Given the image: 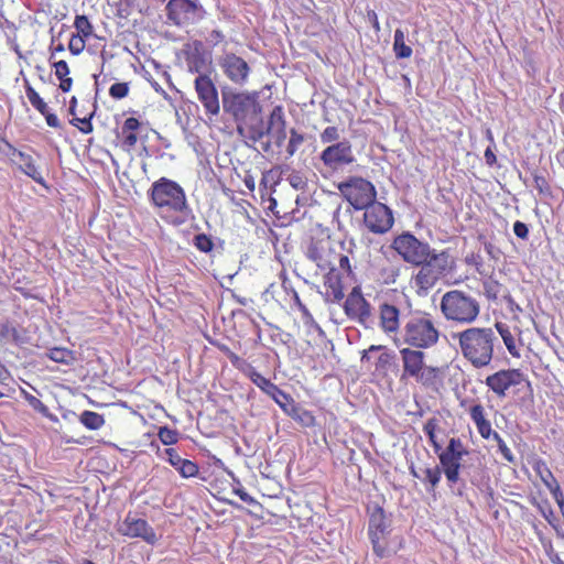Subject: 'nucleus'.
Here are the masks:
<instances>
[{"label":"nucleus","mask_w":564,"mask_h":564,"mask_svg":"<svg viewBox=\"0 0 564 564\" xmlns=\"http://www.w3.org/2000/svg\"><path fill=\"white\" fill-rule=\"evenodd\" d=\"M158 437L164 445H174L178 442L180 434L176 430L165 425L159 427Z\"/></svg>","instance_id":"46"},{"label":"nucleus","mask_w":564,"mask_h":564,"mask_svg":"<svg viewBox=\"0 0 564 564\" xmlns=\"http://www.w3.org/2000/svg\"><path fill=\"white\" fill-rule=\"evenodd\" d=\"M47 357L63 365H70L75 360L74 351L65 347H54L47 351Z\"/></svg>","instance_id":"39"},{"label":"nucleus","mask_w":564,"mask_h":564,"mask_svg":"<svg viewBox=\"0 0 564 564\" xmlns=\"http://www.w3.org/2000/svg\"><path fill=\"white\" fill-rule=\"evenodd\" d=\"M490 440H494L497 443L498 449L501 453L502 457L507 462L513 463L514 456H513L511 449L508 447V445L503 441V438L500 436V434L498 432H496L494 435H491Z\"/></svg>","instance_id":"53"},{"label":"nucleus","mask_w":564,"mask_h":564,"mask_svg":"<svg viewBox=\"0 0 564 564\" xmlns=\"http://www.w3.org/2000/svg\"><path fill=\"white\" fill-rule=\"evenodd\" d=\"M304 134L292 128L290 130V138L285 149L288 158H292L297 152L299 148L304 143Z\"/></svg>","instance_id":"43"},{"label":"nucleus","mask_w":564,"mask_h":564,"mask_svg":"<svg viewBox=\"0 0 564 564\" xmlns=\"http://www.w3.org/2000/svg\"><path fill=\"white\" fill-rule=\"evenodd\" d=\"M213 345L219 349L223 354H225L228 359L230 360L231 365L239 370L243 364L247 361L246 359L238 356L236 352H234L227 345L215 341Z\"/></svg>","instance_id":"44"},{"label":"nucleus","mask_w":564,"mask_h":564,"mask_svg":"<svg viewBox=\"0 0 564 564\" xmlns=\"http://www.w3.org/2000/svg\"><path fill=\"white\" fill-rule=\"evenodd\" d=\"M462 356L476 369L489 366L494 359L498 338L490 327H469L453 333Z\"/></svg>","instance_id":"4"},{"label":"nucleus","mask_w":564,"mask_h":564,"mask_svg":"<svg viewBox=\"0 0 564 564\" xmlns=\"http://www.w3.org/2000/svg\"><path fill=\"white\" fill-rule=\"evenodd\" d=\"M440 427V422L436 417H430L426 420V422L423 425V432L429 438V442L431 446L433 447L434 452L438 455L440 452H442L444 448H442L440 442L436 437V431Z\"/></svg>","instance_id":"38"},{"label":"nucleus","mask_w":564,"mask_h":564,"mask_svg":"<svg viewBox=\"0 0 564 564\" xmlns=\"http://www.w3.org/2000/svg\"><path fill=\"white\" fill-rule=\"evenodd\" d=\"M360 360L370 364L373 373L383 378L394 367L395 355L384 345H371L362 351Z\"/></svg>","instance_id":"14"},{"label":"nucleus","mask_w":564,"mask_h":564,"mask_svg":"<svg viewBox=\"0 0 564 564\" xmlns=\"http://www.w3.org/2000/svg\"><path fill=\"white\" fill-rule=\"evenodd\" d=\"M532 468L535 471V474L540 477L544 486L550 490L552 496L560 494V491H562L558 481L556 480L553 473L549 468L547 464L543 459H535L532 465Z\"/></svg>","instance_id":"31"},{"label":"nucleus","mask_w":564,"mask_h":564,"mask_svg":"<svg viewBox=\"0 0 564 564\" xmlns=\"http://www.w3.org/2000/svg\"><path fill=\"white\" fill-rule=\"evenodd\" d=\"M460 406L469 414L470 420L475 424L477 432L484 440H490L496 431L491 426V422L487 417L485 406L479 401L463 400Z\"/></svg>","instance_id":"23"},{"label":"nucleus","mask_w":564,"mask_h":564,"mask_svg":"<svg viewBox=\"0 0 564 564\" xmlns=\"http://www.w3.org/2000/svg\"><path fill=\"white\" fill-rule=\"evenodd\" d=\"M267 133L271 134L273 142L278 147H281L286 139V129L270 130V131H267Z\"/></svg>","instance_id":"62"},{"label":"nucleus","mask_w":564,"mask_h":564,"mask_svg":"<svg viewBox=\"0 0 564 564\" xmlns=\"http://www.w3.org/2000/svg\"><path fill=\"white\" fill-rule=\"evenodd\" d=\"M257 122L254 124H242L243 131L247 130L246 135L251 141L257 142L260 141L264 134L267 133V129H264L263 121L260 119V117L254 118Z\"/></svg>","instance_id":"41"},{"label":"nucleus","mask_w":564,"mask_h":564,"mask_svg":"<svg viewBox=\"0 0 564 564\" xmlns=\"http://www.w3.org/2000/svg\"><path fill=\"white\" fill-rule=\"evenodd\" d=\"M276 129H286V120L282 106H275L269 116L267 131Z\"/></svg>","instance_id":"40"},{"label":"nucleus","mask_w":564,"mask_h":564,"mask_svg":"<svg viewBox=\"0 0 564 564\" xmlns=\"http://www.w3.org/2000/svg\"><path fill=\"white\" fill-rule=\"evenodd\" d=\"M165 455L167 456L170 465L173 466L183 478H193L198 475V465L191 459L182 458L175 448H165Z\"/></svg>","instance_id":"29"},{"label":"nucleus","mask_w":564,"mask_h":564,"mask_svg":"<svg viewBox=\"0 0 564 564\" xmlns=\"http://www.w3.org/2000/svg\"><path fill=\"white\" fill-rule=\"evenodd\" d=\"M0 155L35 183L46 186L45 178L36 160L31 154L17 149L10 141L2 137H0Z\"/></svg>","instance_id":"10"},{"label":"nucleus","mask_w":564,"mask_h":564,"mask_svg":"<svg viewBox=\"0 0 564 564\" xmlns=\"http://www.w3.org/2000/svg\"><path fill=\"white\" fill-rule=\"evenodd\" d=\"M441 330L434 316L426 311H413L404 316L397 345L430 349L440 341Z\"/></svg>","instance_id":"6"},{"label":"nucleus","mask_w":564,"mask_h":564,"mask_svg":"<svg viewBox=\"0 0 564 564\" xmlns=\"http://www.w3.org/2000/svg\"><path fill=\"white\" fill-rule=\"evenodd\" d=\"M288 182L289 184L296 191H306L307 188V178L304 176L303 173L299 172V171H293L289 176H288Z\"/></svg>","instance_id":"50"},{"label":"nucleus","mask_w":564,"mask_h":564,"mask_svg":"<svg viewBox=\"0 0 564 564\" xmlns=\"http://www.w3.org/2000/svg\"><path fill=\"white\" fill-rule=\"evenodd\" d=\"M319 160L326 167L333 171L350 165L355 161L351 142L344 139L343 141L329 144L321 152Z\"/></svg>","instance_id":"15"},{"label":"nucleus","mask_w":564,"mask_h":564,"mask_svg":"<svg viewBox=\"0 0 564 564\" xmlns=\"http://www.w3.org/2000/svg\"><path fill=\"white\" fill-rule=\"evenodd\" d=\"M141 127L139 119L129 117L121 127L120 145L126 152H131L138 143V130Z\"/></svg>","instance_id":"30"},{"label":"nucleus","mask_w":564,"mask_h":564,"mask_svg":"<svg viewBox=\"0 0 564 564\" xmlns=\"http://www.w3.org/2000/svg\"><path fill=\"white\" fill-rule=\"evenodd\" d=\"M540 510H541V512H542V514H543L544 519H545V520H546L551 525H554V522H553V521H554L555 517H554V512H553L552 508H551L550 506H547V508H546V509H544V508L540 507Z\"/></svg>","instance_id":"63"},{"label":"nucleus","mask_w":564,"mask_h":564,"mask_svg":"<svg viewBox=\"0 0 564 564\" xmlns=\"http://www.w3.org/2000/svg\"><path fill=\"white\" fill-rule=\"evenodd\" d=\"M165 10L169 21L177 26H184L197 18L202 7L192 0H169Z\"/></svg>","instance_id":"20"},{"label":"nucleus","mask_w":564,"mask_h":564,"mask_svg":"<svg viewBox=\"0 0 564 564\" xmlns=\"http://www.w3.org/2000/svg\"><path fill=\"white\" fill-rule=\"evenodd\" d=\"M238 371L241 372L245 377H247L263 393L271 397L276 403L281 404L279 400L280 397L284 399L289 398V395L284 391H282L275 383L260 375L250 362L246 361Z\"/></svg>","instance_id":"24"},{"label":"nucleus","mask_w":564,"mask_h":564,"mask_svg":"<svg viewBox=\"0 0 564 564\" xmlns=\"http://www.w3.org/2000/svg\"><path fill=\"white\" fill-rule=\"evenodd\" d=\"M513 232L520 239L527 240L529 238V228L524 223L520 220H517L513 224Z\"/></svg>","instance_id":"60"},{"label":"nucleus","mask_w":564,"mask_h":564,"mask_svg":"<svg viewBox=\"0 0 564 564\" xmlns=\"http://www.w3.org/2000/svg\"><path fill=\"white\" fill-rule=\"evenodd\" d=\"M292 416L295 421L305 427H312L316 425V417L308 410H296Z\"/></svg>","instance_id":"49"},{"label":"nucleus","mask_w":564,"mask_h":564,"mask_svg":"<svg viewBox=\"0 0 564 564\" xmlns=\"http://www.w3.org/2000/svg\"><path fill=\"white\" fill-rule=\"evenodd\" d=\"M130 84L127 82L115 83L109 88V96L113 99H122L129 95Z\"/></svg>","instance_id":"51"},{"label":"nucleus","mask_w":564,"mask_h":564,"mask_svg":"<svg viewBox=\"0 0 564 564\" xmlns=\"http://www.w3.org/2000/svg\"><path fill=\"white\" fill-rule=\"evenodd\" d=\"M344 198L356 209L360 210L376 199L373 184L362 177L352 176L337 185Z\"/></svg>","instance_id":"12"},{"label":"nucleus","mask_w":564,"mask_h":564,"mask_svg":"<svg viewBox=\"0 0 564 564\" xmlns=\"http://www.w3.org/2000/svg\"><path fill=\"white\" fill-rule=\"evenodd\" d=\"M417 267L420 269L413 276V283L419 294H425L434 288L441 278L422 264Z\"/></svg>","instance_id":"32"},{"label":"nucleus","mask_w":564,"mask_h":564,"mask_svg":"<svg viewBox=\"0 0 564 564\" xmlns=\"http://www.w3.org/2000/svg\"><path fill=\"white\" fill-rule=\"evenodd\" d=\"M65 51V46L63 43H55L54 40H52L50 46H48V62L57 61L56 55L58 53H62Z\"/></svg>","instance_id":"61"},{"label":"nucleus","mask_w":564,"mask_h":564,"mask_svg":"<svg viewBox=\"0 0 564 564\" xmlns=\"http://www.w3.org/2000/svg\"><path fill=\"white\" fill-rule=\"evenodd\" d=\"M393 52L398 59H404L412 56V47L405 43V34L401 29H397L394 31Z\"/></svg>","instance_id":"36"},{"label":"nucleus","mask_w":564,"mask_h":564,"mask_svg":"<svg viewBox=\"0 0 564 564\" xmlns=\"http://www.w3.org/2000/svg\"><path fill=\"white\" fill-rule=\"evenodd\" d=\"M352 251L345 249V242L332 238L330 235L321 232L311 238L305 256L319 271H326L339 267L347 276H354L349 254Z\"/></svg>","instance_id":"5"},{"label":"nucleus","mask_w":564,"mask_h":564,"mask_svg":"<svg viewBox=\"0 0 564 564\" xmlns=\"http://www.w3.org/2000/svg\"><path fill=\"white\" fill-rule=\"evenodd\" d=\"M186 65L189 73L205 75L204 72L208 67V61L203 52L195 50L187 54Z\"/></svg>","instance_id":"35"},{"label":"nucleus","mask_w":564,"mask_h":564,"mask_svg":"<svg viewBox=\"0 0 564 564\" xmlns=\"http://www.w3.org/2000/svg\"><path fill=\"white\" fill-rule=\"evenodd\" d=\"M487 138L490 141L491 145H489L485 150L484 156H485L486 164L488 166H494L497 163V156H496V154L494 152V149H492L495 147L494 135H492L491 130H489V129L487 130Z\"/></svg>","instance_id":"55"},{"label":"nucleus","mask_w":564,"mask_h":564,"mask_svg":"<svg viewBox=\"0 0 564 564\" xmlns=\"http://www.w3.org/2000/svg\"><path fill=\"white\" fill-rule=\"evenodd\" d=\"M235 495H237L243 502L252 506H259L261 507L260 502L256 500L252 496H250L243 487L239 486L237 488H234Z\"/></svg>","instance_id":"59"},{"label":"nucleus","mask_w":564,"mask_h":564,"mask_svg":"<svg viewBox=\"0 0 564 564\" xmlns=\"http://www.w3.org/2000/svg\"><path fill=\"white\" fill-rule=\"evenodd\" d=\"M485 295L488 300L496 301L506 291L503 284L494 279H488L484 282Z\"/></svg>","instance_id":"42"},{"label":"nucleus","mask_w":564,"mask_h":564,"mask_svg":"<svg viewBox=\"0 0 564 564\" xmlns=\"http://www.w3.org/2000/svg\"><path fill=\"white\" fill-rule=\"evenodd\" d=\"M243 184L250 191L253 192L256 189V182L254 177L250 174H246L243 177Z\"/></svg>","instance_id":"64"},{"label":"nucleus","mask_w":564,"mask_h":564,"mask_svg":"<svg viewBox=\"0 0 564 564\" xmlns=\"http://www.w3.org/2000/svg\"><path fill=\"white\" fill-rule=\"evenodd\" d=\"M194 246L202 252H210L214 248V242L206 234H198L194 237Z\"/></svg>","instance_id":"52"},{"label":"nucleus","mask_w":564,"mask_h":564,"mask_svg":"<svg viewBox=\"0 0 564 564\" xmlns=\"http://www.w3.org/2000/svg\"><path fill=\"white\" fill-rule=\"evenodd\" d=\"M70 123L77 127L83 133H90L94 130V126L91 123V118H74L70 120Z\"/></svg>","instance_id":"57"},{"label":"nucleus","mask_w":564,"mask_h":564,"mask_svg":"<svg viewBox=\"0 0 564 564\" xmlns=\"http://www.w3.org/2000/svg\"><path fill=\"white\" fill-rule=\"evenodd\" d=\"M390 247L404 262L411 265H419L425 261L429 250L432 248L429 242L417 239L410 231H403L395 236Z\"/></svg>","instance_id":"11"},{"label":"nucleus","mask_w":564,"mask_h":564,"mask_svg":"<svg viewBox=\"0 0 564 564\" xmlns=\"http://www.w3.org/2000/svg\"><path fill=\"white\" fill-rule=\"evenodd\" d=\"M117 531L127 538H140L150 545H154L159 541L154 529L148 521L137 518L132 512H128L123 521L118 524Z\"/></svg>","instance_id":"17"},{"label":"nucleus","mask_w":564,"mask_h":564,"mask_svg":"<svg viewBox=\"0 0 564 564\" xmlns=\"http://www.w3.org/2000/svg\"><path fill=\"white\" fill-rule=\"evenodd\" d=\"M224 110L231 115L238 122V131L243 134V127L249 119L258 118L261 115V106L257 93H223Z\"/></svg>","instance_id":"8"},{"label":"nucleus","mask_w":564,"mask_h":564,"mask_svg":"<svg viewBox=\"0 0 564 564\" xmlns=\"http://www.w3.org/2000/svg\"><path fill=\"white\" fill-rule=\"evenodd\" d=\"M24 89L30 104L45 118L46 124L51 128L61 129L62 123L57 116L50 111L47 104L28 80H24Z\"/></svg>","instance_id":"28"},{"label":"nucleus","mask_w":564,"mask_h":564,"mask_svg":"<svg viewBox=\"0 0 564 564\" xmlns=\"http://www.w3.org/2000/svg\"><path fill=\"white\" fill-rule=\"evenodd\" d=\"M367 514L369 517L368 535L373 553L382 558L387 554L386 540L390 533V520L383 507L377 502H372L367 507Z\"/></svg>","instance_id":"9"},{"label":"nucleus","mask_w":564,"mask_h":564,"mask_svg":"<svg viewBox=\"0 0 564 564\" xmlns=\"http://www.w3.org/2000/svg\"><path fill=\"white\" fill-rule=\"evenodd\" d=\"M48 63L51 64L52 68L54 69V74H55L56 78L59 80L58 88L63 93L70 91L73 88L74 80L69 76L70 68H69V65L67 64V62L64 59H58V61H53V62H48Z\"/></svg>","instance_id":"33"},{"label":"nucleus","mask_w":564,"mask_h":564,"mask_svg":"<svg viewBox=\"0 0 564 564\" xmlns=\"http://www.w3.org/2000/svg\"><path fill=\"white\" fill-rule=\"evenodd\" d=\"M364 209V224L369 231L382 235L392 228L394 217L392 210L387 205L375 199Z\"/></svg>","instance_id":"13"},{"label":"nucleus","mask_w":564,"mask_h":564,"mask_svg":"<svg viewBox=\"0 0 564 564\" xmlns=\"http://www.w3.org/2000/svg\"><path fill=\"white\" fill-rule=\"evenodd\" d=\"M441 279L449 274L455 268V261L448 250L437 251L434 248L429 250V256L421 263Z\"/></svg>","instance_id":"27"},{"label":"nucleus","mask_w":564,"mask_h":564,"mask_svg":"<svg viewBox=\"0 0 564 564\" xmlns=\"http://www.w3.org/2000/svg\"><path fill=\"white\" fill-rule=\"evenodd\" d=\"M379 326L381 330L395 340L401 332L400 310L392 304L382 303L379 306Z\"/></svg>","instance_id":"26"},{"label":"nucleus","mask_w":564,"mask_h":564,"mask_svg":"<svg viewBox=\"0 0 564 564\" xmlns=\"http://www.w3.org/2000/svg\"><path fill=\"white\" fill-rule=\"evenodd\" d=\"M380 279L384 284L395 283L400 275V269L395 265H387L380 269Z\"/></svg>","instance_id":"48"},{"label":"nucleus","mask_w":564,"mask_h":564,"mask_svg":"<svg viewBox=\"0 0 564 564\" xmlns=\"http://www.w3.org/2000/svg\"><path fill=\"white\" fill-rule=\"evenodd\" d=\"M78 420L83 426L90 431L99 430L106 423L105 416L102 414L89 410L83 411Z\"/></svg>","instance_id":"37"},{"label":"nucleus","mask_w":564,"mask_h":564,"mask_svg":"<svg viewBox=\"0 0 564 564\" xmlns=\"http://www.w3.org/2000/svg\"><path fill=\"white\" fill-rule=\"evenodd\" d=\"M402 364V380H414L421 387L440 392L448 372V366H432L426 364L424 349L403 347L399 350Z\"/></svg>","instance_id":"3"},{"label":"nucleus","mask_w":564,"mask_h":564,"mask_svg":"<svg viewBox=\"0 0 564 564\" xmlns=\"http://www.w3.org/2000/svg\"><path fill=\"white\" fill-rule=\"evenodd\" d=\"M533 186L538 191L539 195L543 197H552V187L545 176L541 174L533 175Z\"/></svg>","instance_id":"45"},{"label":"nucleus","mask_w":564,"mask_h":564,"mask_svg":"<svg viewBox=\"0 0 564 564\" xmlns=\"http://www.w3.org/2000/svg\"><path fill=\"white\" fill-rule=\"evenodd\" d=\"M322 272L324 273L325 301L329 303L340 302L345 296L343 276L347 274L339 270V267Z\"/></svg>","instance_id":"25"},{"label":"nucleus","mask_w":564,"mask_h":564,"mask_svg":"<svg viewBox=\"0 0 564 564\" xmlns=\"http://www.w3.org/2000/svg\"><path fill=\"white\" fill-rule=\"evenodd\" d=\"M0 337L1 338H11L13 341H18L19 332L10 323H2V324H0Z\"/></svg>","instance_id":"56"},{"label":"nucleus","mask_w":564,"mask_h":564,"mask_svg":"<svg viewBox=\"0 0 564 564\" xmlns=\"http://www.w3.org/2000/svg\"><path fill=\"white\" fill-rule=\"evenodd\" d=\"M495 327H496L498 334L501 336L503 344H505L507 350L509 351V354L512 357L519 358L520 357L519 345H518L517 338L513 335V333L511 332L509 325H507L506 323H502V322H497L495 324Z\"/></svg>","instance_id":"34"},{"label":"nucleus","mask_w":564,"mask_h":564,"mask_svg":"<svg viewBox=\"0 0 564 564\" xmlns=\"http://www.w3.org/2000/svg\"><path fill=\"white\" fill-rule=\"evenodd\" d=\"M195 91L206 116L216 117L220 112L218 90L209 75H198L194 80Z\"/></svg>","instance_id":"16"},{"label":"nucleus","mask_w":564,"mask_h":564,"mask_svg":"<svg viewBox=\"0 0 564 564\" xmlns=\"http://www.w3.org/2000/svg\"><path fill=\"white\" fill-rule=\"evenodd\" d=\"M20 393L33 410L43 415L48 414V408L39 398L34 397L25 389H21Z\"/></svg>","instance_id":"47"},{"label":"nucleus","mask_w":564,"mask_h":564,"mask_svg":"<svg viewBox=\"0 0 564 564\" xmlns=\"http://www.w3.org/2000/svg\"><path fill=\"white\" fill-rule=\"evenodd\" d=\"M74 28L76 32L70 35L67 48L72 55L78 56L85 51L87 41L95 36L94 25L87 15L76 14Z\"/></svg>","instance_id":"22"},{"label":"nucleus","mask_w":564,"mask_h":564,"mask_svg":"<svg viewBox=\"0 0 564 564\" xmlns=\"http://www.w3.org/2000/svg\"><path fill=\"white\" fill-rule=\"evenodd\" d=\"M444 318L460 325L473 324L480 313L478 301L459 290L446 292L440 303Z\"/></svg>","instance_id":"7"},{"label":"nucleus","mask_w":564,"mask_h":564,"mask_svg":"<svg viewBox=\"0 0 564 564\" xmlns=\"http://www.w3.org/2000/svg\"><path fill=\"white\" fill-rule=\"evenodd\" d=\"M478 240L482 243L486 253L490 258H492V259L498 258L499 249L491 241L487 240L484 235H479Z\"/></svg>","instance_id":"58"},{"label":"nucleus","mask_w":564,"mask_h":564,"mask_svg":"<svg viewBox=\"0 0 564 564\" xmlns=\"http://www.w3.org/2000/svg\"><path fill=\"white\" fill-rule=\"evenodd\" d=\"M524 376L520 369H502L489 375L485 384L500 399L505 398L510 388L521 384Z\"/></svg>","instance_id":"18"},{"label":"nucleus","mask_w":564,"mask_h":564,"mask_svg":"<svg viewBox=\"0 0 564 564\" xmlns=\"http://www.w3.org/2000/svg\"><path fill=\"white\" fill-rule=\"evenodd\" d=\"M469 454L465 444L459 437H451L446 447L438 453L437 457L440 465L426 467L423 469V477H421L414 469L411 474L420 478L426 485L427 492L435 496L436 488L440 485L442 473H444L448 486L457 484L460 479L462 460Z\"/></svg>","instance_id":"2"},{"label":"nucleus","mask_w":564,"mask_h":564,"mask_svg":"<svg viewBox=\"0 0 564 564\" xmlns=\"http://www.w3.org/2000/svg\"><path fill=\"white\" fill-rule=\"evenodd\" d=\"M149 198L156 215L167 225L178 227L193 217L184 188L167 177H161L152 183Z\"/></svg>","instance_id":"1"},{"label":"nucleus","mask_w":564,"mask_h":564,"mask_svg":"<svg viewBox=\"0 0 564 564\" xmlns=\"http://www.w3.org/2000/svg\"><path fill=\"white\" fill-rule=\"evenodd\" d=\"M319 138L324 144L339 142V130L336 126H328L321 132Z\"/></svg>","instance_id":"54"},{"label":"nucleus","mask_w":564,"mask_h":564,"mask_svg":"<svg viewBox=\"0 0 564 564\" xmlns=\"http://www.w3.org/2000/svg\"><path fill=\"white\" fill-rule=\"evenodd\" d=\"M345 314L354 321L366 324L371 317V305L365 299L360 285L349 292L344 303Z\"/></svg>","instance_id":"21"},{"label":"nucleus","mask_w":564,"mask_h":564,"mask_svg":"<svg viewBox=\"0 0 564 564\" xmlns=\"http://www.w3.org/2000/svg\"><path fill=\"white\" fill-rule=\"evenodd\" d=\"M224 75L236 85H245L248 82L251 68L249 64L232 52H226L218 59Z\"/></svg>","instance_id":"19"}]
</instances>
